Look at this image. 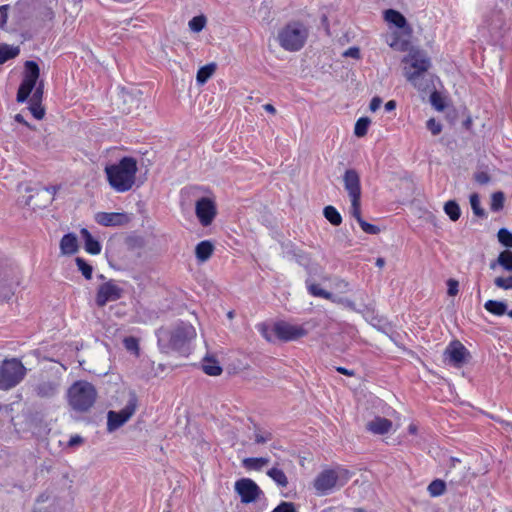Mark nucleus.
Here are the masks:
<instances>
[{"mask_svg":"<svg viewBox=\"0 0 512 512\" xmlns=\"http://www.w3.org/2000/svg\"><path fill=\"white\" fill-rule=\"evenodd\" d=\"M263 108L268 113H271V114H275L276 113L275 107L272 104H270V103H267V104L263 105Z\"/></svg>","mask_w":512,"mask_h":512,"instance_id":"57","label":"nucleus"},{"mask_svg":"<svg viewBox=\"0 0 512 512\" xmlns=\"http://www.w3.org/2000/svg\"><path fill=\"white\" fill-rule=\"evenodd\" d=\"M234 488L240 496L241 502L245 504L255 502L262 494L259 486L249 478H242L236 481Z\"/></svg>","mask_w":512,"mask_h":512,"instance_id":"12","label":"nucleus"},{"mask_svg":"<svg viewBox=\"0 0 512 512\" xmlns=\"http://www.w3.org/2000/svg\"><path fill=\"white\" fill-rule=\"evenodd\" d=\"M213 250L214 246L210 241L204 240L199 242L195 248L197 260L202 263L206 262L212 256Z\"/></svg>","mask_w":512,"mask_h":512,"instance_id":"21","label":"nucleus"},{"mask_svg":"<svg viewBox=\"0 0 512 512\" xmlns=\"http://www.w3.org/2000/svg\"><path fill=\"white\" fill-rule=\"evenodd\" d=\"M396 108V102L394 100H390L385 104L386 111H392Z\"/></svg>","mask_w":512,"mask_h":512,"instance_id":"56","label":"nucleus"},{"mask_svg":"<svg viewBox=\"0 0 512 512\" xmlns=\"http://www.w3.org/2000/svg\"><path fill=\"white\" fill-rule=\"evenodd\" d=\"M264 336H265V338H266L267 340H271V339H270V337H269L267 334H264Z\"/></svg>","mask_w":512,"mask_h":512,"instance_id":"64","label":"nucleus"},{"mask_svg":"<svg viewBox=\"0 0 512 512\" xmlns=\"http://www.w3.org/2000/svg\"><path fill=\"white\" fill-rule=\"evenodd\" d=\"M404 75L406 79L418 90L426 91L429 87L427 71L431 66L429 57L424 51L412 49L404 57Z\"/></svg>","mask_w":512,"mask_h":512,"instance_id":"2","label":"nucleus"},{"mask_svg":"<svg viewBox=\"0 0 512 512\" xmlns=\"http://www.w3.org/2000/svg\"><path fill=\"white\" fill-rule=\"evenodd\" d=\"M67 396L73 410L87 412L96 401L97 391L90 382L80 380L70 386Z\"/></svg>","mask_w":512,"mask_h":512,"instance_id":"3","label":"nucleus"},{"mask_svg":"<svg viewBox=\"0 0 512 512\" xmlns=\"http://www.w3.org/2000/svg\"><path fill=\"white\" fill-rule=\"evenodd\" d=\"M80 233L84 240V247L86 252L92 255H98L101 252V244L93 238L91 233L86 228H82Z\"/></svg>","mask_w":512,"mask_h":512,"instance_id":"20","label":"nucleus"},{"mask_svg":"<svg viewBox=\"0 0 512 512\" xmlns=\"http://www.w3.org/2000/svg\"><path fill=\"white\" fill-rule=\"evenodd\" d=\"M474 179L477 183L481 184V185H485V184H488L491 180L489 174L487 172H484V171H480V172H477L475 175H474Z\"/></svg>","mask_w":512,"mask_h":512,"instance_id":"47","label":"nucleus"},{"mask_svg":"<svg viewBox=\"0 0 512 512\" xmlns=\"http://www.w3.org/2000/svg\"><path fill=\"white\" fill-rule=\"evenodd\" d=\"M366 428L374 434L383 435L390 431L392 422L387 418L376 417L367 423Z\"/></svg>","mask_w":512,"mask_h":512,"instance_id":"18","label":"nucleus"},{"mask_svg":"<svg viewBox=\"0 0 512 512\" xmlns=\"http://www.w3.org/2000/svg\"><path fill=\"white\" fill-rule=\"evenodd\" d=\"M444 356L449 364L460 368L467 363L470 353L461 342L453 341L446 348Z\"/></svg>","mask_w":512,"mask_h":512,"instance_id":"14","label":"nucleus"},{"mask_svg":"<svg viewBox=\"0 0 512 512\" xmlns=\"http://www.w3.org/2000/svg\"><path fill=\"white\" fill-rule=\"evenodd\" d=\"M202 369L209 376H219L222 373V367L219 365V362L210 357L203 359Z\"/></svg>","mask_w":512,"mask_h":512,"instance_id":"25","label":"nucleus"},{"mask_svg":"<svg viewBox=\"0 0 512 512\" xmlns=\"http://www.w3.org/2000/svg\"><path fill=\"white\" fill-rule=\"evenodd\" d=\"M496 265H500L506 271H512V251H502L497 260L490 263V268L495 269Z\"/></svg>","mask_w":512,"mask_h":512,"instance_id":"23","label":"nucleus"},{"mask_svg":"<svg viewBox=\"0 0 512 512\" xmlns=\"http://www.w3.org/2000/svg\"><path fill=\"white\" fill-rule=\"evenodd\" d=\"M381 104H382V99L380 97H378V96L373 97L370 102L369 109L372 112H375L380 108Z\"/></svg>","mask_w":512,"mask_h":512,"instance_id":"52","label":"nucleus"},{"mask_svg":"<svg viewBox=\"0 0 512 512\" xmlns=\"http://www.w3.org/2000/svg\"><path fill=\"white\" fill-rule=\"evenodd\" d=\"M20 53L18 46H12L8 44L0 45V64H4L10 59L17 57Z\"/></svg>","mask_w":512,"mask_h":512,"instance_id":"26","label":"nucleus"},{"mask_svg":"<svg viewBox=\"0 0 512 512\" xmlns=\"http://www.w3.org/2000/svg\"><path fill=\"white\" fill-rule=\"evenodd\" d=\"M26 368L16 358L5 359L0 365V390H10L17 386L25 377Z\"/></svg>","mask_w":512,"mask_h":512,"instance_id":"6","label":"nucleus"},{"mask_svg":"<svg viewBox=\"0 0 512 512\" xmlns=\"http://www.w3.org/2000/svg\"><path fill=\"white\" fill-rule=\"evenodd\" d=\"M505 196L501 191L494 192L491 196L490 208L492 211H500L504 206Z\"/></svg>","mask_w":512,"mask_h":512,"instance_id":"36","label":"nucleus"},{"mask_svg":"<svg viewBox=\"0 0 512 512\" xmlns=\"http://www.w3.org/2000/svg\"><path fill=\"white\" fill-rule=\"evenodd\" d=\"M196 337V330L190 323L181 322L169 336V347L172 350L185 353L190 342Z\"/></svg>","mask_w":512,"mask_h":512,"instance_id":"7","label":"nucleus"},{"mask_svg":"<svg viewBox=\"0 0 512 512\" xmlns=\"http://www.w3.org/2000/svg\"><path fill=\"white\" fill-rule=\"evenodd\" d=\"M427 128L431 131L433 135H438L442 131V125L438 123L434 118H430L427 121Z\"/></svg>","mask_w":512,"mask_h":512,"instance_id":"46","label":"nucleus"},{"mask_svg":"<svg viewBox=\"0 0 512 512\" xmlns=\"http://www.w3.org/2000/svg\"><path fill=\"white\" fill-rule=\"evenodd\" d=\"M123 344H124V347L127 351L135 354L136 356L139 355V342H138V339L135 338V337H126L124 338L123 340Z\"/></svg>","mask_w":512,"mask_h":512,"instance_id":"39","label":"nucleus"},{"mask_svg":"<svg viewBox=\"0 0 512 512\" xmlns=\"http://www.w3.org/2000/svg\"><path fill=\"white\" fill-rule=\"evenodd\" d=\"M272 331L278 339L285 342L297 340L307 334L303 327L292 325L285 321L276 322Z\"/></svg>","mask_w":512,"mask_h":512,"instance_id":"13","label":"nucleus"},{"mask_svg":"<svg viewBox=\"0 0 512 512\" xmlns=\"http://www.w3.org/2000/svg\"><path fill=\"white\" fill-rule=\"evenodd\" d=\"M307 37V28L299 22L287 24L278 33L280 46L290 52L299 51L304 46Z\"/></svg>","mask_w":512,"mask_h":512,"instance_id":"5","label":"nucleus"},{"mask_svg":"<svg viewBox=\"0 0 512 512\" xmlns=\"http://www.w3.org/2000/svg\"><path fill=\"white\" fill-rule=\"evenodd\" d=\"M83 442V439L81 436L79 435H75V436H72L68 442V445L73 447V446H76L78 444H81Z\"/></svg>","mask_w":512,"mask_h":512,"instance_id":"53","label":"nucleus"},{"mask_svg":"<svg viewBox=\"0 0 512 512\" xmlns=\"http://www.w3.org/2000/svg\"><path fill=\"white\" fill-rule=\"evenodd\" d=\"M43 89H44L43 82H40L39 85L37 87H35V91L31 97L30 101L41 102L42 97H43Z\"/></svg>","mask_w":512,"mask_h":512,"instance_id":"48","label":"nucleus"},{"mask_svg":"<svg viewBox=\"0 0 512 512\" xmlns=\"http://www.w3.org/2000/svg\"><path fill=\"white\" fill-rule=\"evenodd\" d=\"M447 286H448V294L450 296H455L457 293H458V281L454 280V279H449L448 282H447Z\"/></svg>","mask_w":512,"mask_h":512,"instance_id":"50","label":"nucleus"},{"mask_svg":"<svg viewBox=\"0 0 512 512\" xmlns=\"http://www.w3.org/2000/svg\"><path fill=\"white\" fill-rule=\"evenodd\" d=\"M507 314H508V316H509L510 318H512V309H511L510 311H508V312H507Z\"/></svg>","mask_w":512,"mask_h":512,"instance_id":"63","label":"nucleus"},{"mask_svg":"<svg viewBox=\"0 0 512 512\" xmlns=\"http://www.w3.org/2000/svg\"><path fill=\"white\" fill-rule=\"evenodd\" d=\"M269 458L265 457H250L243 460V465L249 470H261L269 463Z\"/></svg>","mask_w":512,"mask_h":512,"instance_id":"27","label":"nucleus"},{"mask_svg":"<svg viewBox=\"0 0 512 512\" xmlns=\"http://www.w3.org/2000/svg\"><path fill=\"white\" fill-rule=\"evenodd\" d=\"M375 264H376V266H377V267H379V268L384 267V265H385V260H384V258H382V257L377 258V259H376V263H375Z\"/></svg>","mask_w":512,"mask_h":512,"instance_id":"58","label":"nucleus"},{"mask_svg":"<svg viewBox=\"0 0 512 512\" xmlns=\"http://www.w3.org/2000/svg\"><path fill=\"white\" fill-rule=\"evenodd\" d=\"M494 284L496 287L511 290L512 289V274L508 277H496L494 280Z\"/></svg>","mask_w":512,"mask_h":512,"instance_id":"43","label":"nucleus"},{"mask_svg":"<svg viewBox=\"0 0 512 512\" xmlns=\"http://www.w3.org/2000/svg\"><path fill=\"white\" fill-rule=\"evenodd\" d=\"M8 5L0 6V28H4L8 19Z\"/></svg>","mask_w":512,"mask_h":512,"instance_id":"49","label":"nucleus"},{"mask_svg":"<svg viewBox=\"0 0 512 512\" xmlns=\"http://www.w3.org/2000/svg\"><path fill=\"white\" fill-rule=\"evenodd\" d=\"M29 110L32 113V115L38 120H41L45 115V110L42 107L41 102L30 101Z\"/></svg>","mask_w":512,"mask_h":512,"instance_id":"42","label":"nucleus"},{"mask_svg":"<svg viewBox=\"0 0 512 512\" xmlns=\"http://www.w3.org/2000/svg\"><path fill=\"white\" fill-rule=\"evenodd\" d=\"M76 265L85 279L89 280L92 278L93 268L83 258L77 257L75 259Z\"/></svg>","mask_w":512,"mask_h":512,"instance_id":"37","label":"nucleus"},{"mask_svg":"<svg viewBox=\"0 0 512 512\" xmlns=\"http://www.w3.org/2000/svg\"><path fill=\"white\" fill-rule=\"evenodd\" d=\"M337 372L343 374V375H346V376H353L354 375V371L353 370H349V369H346L344 367H337L336 368Z\"/></svg>","mask_w":512,"mask_h":512,"instance_id":"54","label":"nucleus"},{"mask_svg":"<svg viewBox=\"0 0 512 512\" xmlns=\"http://www.w3.org/2000/svg\"><path fill=\"white\" fill-rule=\"evenodd\" d=\"M498 241L507 248H512V233L506 229L501 228L497 233Z\"/></svg>","mask_w":512,"mask_h":512,"instance_id":"38","label":"nucleus"},{"mask_svg":"<svg viewBox=\"0 0 512 512\" xmlns=\"http://www.w3.org/2000/svg\"><path fill=\"white\" fill-rule=\"evenodd\" d=\"M371 123V120L368 117H361L359 118L354 127V134L357 137H363L367 134L368 127Z\"/></svg>","mask_w":512,"mask_h":512,"instance_id":"34","label":"nucleus"},{"mask_svg":"<svg viewBox=\"0 0 512 512\" xmlns=\"http://www.w3.org/2000/svg\"><path fill=\"white\" fill-rule=\"evenodd\" d=\"M206 24V18L204 16H195L189 21V28L193 32H200Z\"/></svg>","mask_w":512,"mask_h":512,"instance_id":"41","label":"nucleus"},{"mask_svg":"<svg viewBox=\"0 0 512 512\" xmlns=\"http://www.w3.org/2000/svg\"><path fill=\"white\" fill-rule=\"evenodd\" d=\"M354 512H365V511H364L363 509H361V508H356V509L354 510Z\"/></svg>","mask_w":512,"mask_h":512,"instance_id":"62","label":"nucleus"},{"mask_svg":"<svg viewBox=\"0 0 512 512\" xmlns=\"http://www.w3.org/2000/svg\"><path fill=\"white\" fill-rule=\"evenodd\" d=\"M49 193L51 194H55L56 191H57V187L56 186H50L46 189Z\"/></svg>","mask_w":512,"mask_h":512,"instance_id":"60","label":"nucleus"},{"mask_svg":"<svg viewBox=\"0 0 512 512\" xmlns=\"http://www.w3.org/2000/svg\"><path fill=\"white\" fill-rule=\"evenodd\" d=\"M325 218L334 226H338L342 222V217L337 209L331 205L326 206L323 210Z\"/></svg>","mask_w":512,"mask_h":512,"instance_id":"32","label":"nucleus"},{"mask_svg":"<svg viewBox=\"0 0 512 512\" xmlns=\"http://www.w3.org/2000/svg\"><path fill=\"white\" fill-rule=\"evenodd\" d=\"M344 188L351 201V208L357 212V207H361V183L360 176L355 169H348L343 175Z\"/></svg>","mask_w":512,"mask_h":512,"instance_id":"10","label":"nucleus"},{"mask_svg":"<svg viewBox=\"0 0 512 512\" xmlns=\"http://www.w3.org/2000/svg\"><path fill=\"white\" fill-rule=\"evenodd\" d=\"M445 489H446L445 482L440 479L433 480L428 485V488H427L429 494L432 497H438V496L442 495L445 492Z\"/></svg>","mask_w":512,"mask_h":512,"instance_id":"35","label":"nucleus"},{"mask_svg":"<svg viewBox=\"0 0 512 512\" xmlns=\"http://www.w3.org/2000/svg\"><path fill=\"white\" fill-rule=\"evenodd\" d=\"M195 213L203 226H209L217 213L214 201L207 197L200 198L195 204Z\"/></svg>","mask_w":512,"mask_h":512,"instance_id":"15","label":"nucleus"},{"mask_svg":"<svg viewBox=\"0 0 512 512\" xmlns=\"http://www.w3.org/2000/svg\"><path fill=\"white\" fill-rule=\"evenodd\" d=\"M60 250L63 255H72L78 251V240L74 233H68L62 237Z\"/></svg>","mask_w":512,"mask_h":512,"instance_id":"19","label":"nucleus"},{"mask_svg":"<svg viewBox=\"0 0 512 512\" xmlns=\"http://www.w3.org/2000/svg\"><path fill=\"white\" fill-rule=\"evenodd\" d=\"M15 121L18 122V123H22L28 127H30V125L28 124V122H26V120L24 119L23 115L22 114H16L15 117H14Z\"/></svg>","mask_w":512,"mask_h":512,"instance_id":"55","label":"nucleus"},{"mask_svg":"<svg viewBox=\"0 0 512 512\" xmlns=\"http://www.w3.org/2000/svg\"><path fill=\"white\" fill-rule=\"evenodd\" d=\"M350 214L352 217H354L358 224L360 225L361 229L365 232V233H368V234H371V235H375V234H378L380 232V229L379 227L373 225V224H370L368 222H366L365 220H363L362 216H361V207H357V212L354 210V209H350Z\"/></svg>","mask_w":512,"mask_h":512,"instance_id":"22","label":"nucleus"},{"mask_svg":"<svg viewBox=\"0 0 512 512\" xmlns=\"http://www.w3.org/2000/svg\"><path fill=\"white\" fill-rule=\"evenodd\" d=\"M216 70V64L210 63L201 67L196 75L197 83L200 85L205 84L208 79L214 74Z\"/></svg>","mask_w":512,"mask_h":512,"instance_id":"29","label":"nucleus"},{"mask_svg":"<svg viewBox=\"0 0 512 512\" xmlns=\"http://www.w3.org/2000/svg\"><path fill=\"white\" fill-rule=\"evenodd\" d=\"M95 221L102 226L115 227L126 225L130 218L126 213L98 212L95 215Z\"/></svg>","mask_w":512,"mask_h":512,"instance_id":"16","label":"nucleus"},{"mask_svg":"<svg viewBox=\"0 0 512 512\" xmlns=\"http://www.w3.org/2000/svg\"><path fill=\"white\" fill-rule=\"evenodd\" d=\"M267 475L280 487L288 485V478L283 470L273 467L267 471Z\"/></svg>","mask_w":512,"mask_h":512,"instance_id":"30","label":"nucleus"},{"mask_svg":"<svg viewBox=\"0 0 512 512\" xmlns=\"http://www.w3.org/2000/svg\"><path fill=\"white\" fill-rule=\"evenodd\" d=\"M124 290L117 284L115 280H109L101 284L96 293V304L98 307H104L108 302L119 300Z\"/></svg>","mask_w":512,"mask_h":512,"instance_id":"11","label":"nucleus"},{"mask_svg":"<svg viewBox=\"0 0 512 512\" xmlns=\"http://www.w3.org/2000/svg\"><path fill=\"white\" fill-rule=\"evenodd\" d=\"M408 430L411 434H415L417 431V427L414 424L409 425Z\"/></svg>","mask_w":512,"mask_h":512,"instance_id":"59","label":"nucleus"},{"mask_svg":"<svg viewBox=\"0 0 512 512\" xmlns=\"http://www.w3.org/2000/svg\"><path fill=\"white\" fill-rule=\"evenodd\" d=\"M430 102L433 107L438 111H443L445 109L444 101L441 95L434 91L430 96Z\"/></svg>","mask_w":512,"mask_h":512,"instance_id":"44","label":"nucleus"},{"mask_svg":"<svg viewBox=\"0 0 512 512\" xmlns=\"http://www.w3.org/2000/svg\"><path fill=\"white\" fill-rule=\"evenodd\" d=\"M384 18L387 22L394 24L397 28H404L407 25L406 18L394 9H388L384 12Z\"/></svg>","mask_w":512,"mask_h":512,"instance_id":"24","label":"nucleus"},{"mask_svg":"<svg viewBox=\"0 0 512 512\" xmlns=\"http://www.w3.org/2000/svg\"><path fill=\"white\" fill-rule=\"evenodd\" d=\"M470 204H471V208L473 210V213L476 216H479V217H484L485 216V211H484V209L480 205V199H479L478 194L473 193L472 195H470Z\"/></svg>","mask_w":512,"mask_h":512,"instance_id":"40","label":"nucleus"},{"mask_svg":"<svg viewBox=\"0 0 512 512\" xmlns=\"http://www.w3.org/2000/svg\"><path fill=\"white\" fill-rule=\"evenodd\" d=\"M254 438L256 443L264 444L272 439V434L268 431L256 430Z\"/></svg>","mask_w":512,"mask_h":512,"instance_id":"45","label":"nucleus"},{"mask_svg":"<svg viewBox=\"0 0 512 512\" xmlns=\"http://www.w3.org/2000/svg\"><path fill=\"white\" fill-rule=\"evenodd\" d=\"M306 286L309 294L314 297H321L327 300H332V293L322 289L318 284L311 282L309 279L306 280Z\"/></svg>","mask_w":512,"mask_h":512,"instance_id":"28","label":"nucleus"},{"mask_svg":"<svg viewBox=\"0 0 512 512\" xmlns=\"http://www.w3.org/2000/svg\"><path fill=\"white\" fill-rule=\"evenodd\" d=\"M137 171V161L133 157H123L117 164L105 167V173L110 186L120 193L132 189L135 184Z\"/></svg>","mask_w":512,"mask_h":512,"instance_id":"1","label":"nucleus"},{"mask_svg":"<svg viewBox=\"0 0 512 512\" xmlns=\"http://www.w3.org/2000/svg\"><path fill=\"white\" fill-rule=\"evenodd\" d=\"M351 478L349 470L337 467L322 471L313 482V486L319 495H327L334 488L344 486Z\"/></svg>","mask_w":512,"mask_h":512,"instance_id":"4","label":"nucleus"},{"mask_svg":"<svg viewBox=\"0 0 512 512\" xmlns=\"http://www.w3.org/2000/svg\"><path fill=\"white\" fill-rule=\"evenodd\" d=\"M343 55L358 59L360 57V50L357 47H350L343 53Z\"/></svg>","mask_w":512,"mask_h":512,"instance_id":"51","label":"nucleus"},{"mask_svg":"<svg viewBox=\"0 0 512 512\" xmlns=\"http://www.w3.org/2000/svg\"><path fill=\"white\" fill-rule=\"evenodd\" d=\"M444 211L452 221H457L460 218V207L454 200H449L445 203Z\"/></svg>","mask_w":512,"mask_h":512,"instance_id":"33","label":"nucleus"},{"mask_svg":"<svg viewBox=\"0 0 512 512\" xmlns=\"http://www.w3.org/2000/svg\"><path fill=\"white\" fill-rule=\"evenodd\" d=\"M137 396L134 392L129 395L126 406L120 411H109L107 414V430L113 432L123 426L135 413Z\"/></svg>","mask_w":512,"mask_h":512,"instance_id":"9","label":"nucleus"},{"mask_svg":"<svg viewBox=\"0 0 512 512\" xmlns=\"http://www.w3.org/2000/svg\"><path fill=\"white\" fill-rule=\"evenodd\" d=\"M303 260H304V259H303V257H302V256H299V260H298V261H299V263H300V264H302V265H304Z\"/></svg>","mask_w":512,"mask_h":512,"instance_id":"61","label":"nucleus"},{"mask_svg":"<svg viewBox=\"0 0 512 512\" xmlns=\"http://www.w3.org/2000/svg\"><path fill=\"white\" fill-rule=\"evenodd\" d=\"M59 386L57 379H42L34 386V391L40 398H51L58 393Z\"/></svg>","mask_w":512,"mask_h":512,"instance_id":"17","label":"nucleus"},{"mask_svg":"<svg viewBox=\"0 0 512 512\" xmlns=\"http://www.w3.org/2000/svg\"><path fill=\"white\" fill-rule=\"evenodd\" d=\"M485 309L497 316H501L506 313L507 305L505 302L497 301V300H488L484 304Z\"/></svg>","mask_w":512,"mask_h":512,"instance_id":"31","label":"nucleus"},{"mask_svg":"<svg viewBox=\"0 0 512 512\" xmlns=\"http://www.w3.org/2000/svg\"><path fill=\"white\" fill-rule=\"evenodd\" d=\"M24 68V77L18 88L16 96V100L19 103H23L28 99L29 95L36 87V83L40 75L39 66L35 61H26Z\"/></svg>","mask_w":512,"mask_h":512,"instance_id":"8","label":"nucleus"}]
</instances>
